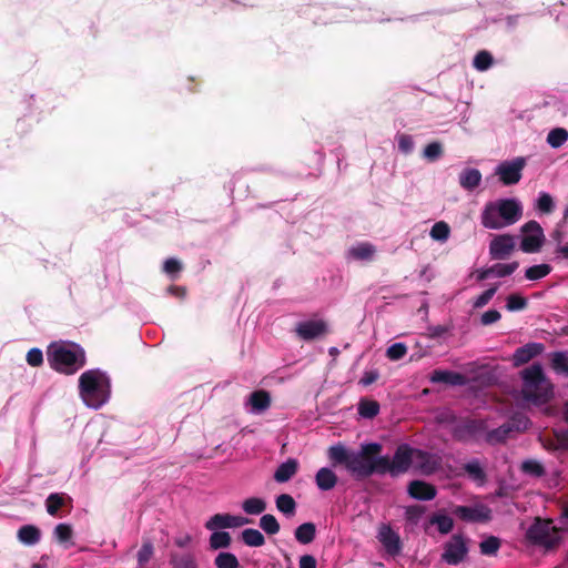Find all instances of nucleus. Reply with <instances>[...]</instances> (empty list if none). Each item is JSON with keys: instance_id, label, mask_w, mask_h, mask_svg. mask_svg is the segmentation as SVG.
Wrapping results in <instances>:
<instances>
[{"instance_id": "f257e3e1", "label": "nucleus", "mask_w": 568, "mask_h": 568, "mask_svg": "<svg viewBox=\"0 0 568 568\" xmlns=\"http://www.w3.org/2000/svg\"><path fill=\"white\" fill-rule=\"evenodd\" d=\"M47 361L55 372L73 375L85 365V352L73 342H52L47 348Z\"/></svg>"}, {"instance_id": "f03ea898", "label": "nucleus", "mask_w": 568, "mask_h": 568, "mask_svg": "<svg viewBox=\"0 0 568 568\" xmlns=\"http://www.w3.org/2000/svg\"><path fill=\"white\" fill-rule=\"evenodd\" d=\"M521 397L525 402L541 406L554 397V385L546 377L541 365L534 364L521 372Z\"/></svg>"}, {"instance_id": "7ed1b4c3", "label": "nucleus", "mask_w": 568, "mask_h": 568, "mask_svg": "<svg viewBox=\"0 0 568 568\" xmlns=\"http://www.w3.org/2000/svg\"><path fill=\"white\" fill-rule=\"evenodd\" d=\"M523 215L521 203L517 199H500L488 202L481 212V224L489 230H500L515 224Z\"/></svg>"}, {"instance_id": "20e7f679", "label": "nucleus", "mask_w": 568, "mask_h": 568, "mask_svg": "<svg viewBox=\"0 0 568 568\" xmlns=\"http://www.w3.org/2000/svg\"><path fill=\"white\" fill-rule=\"evenodd\" d=\"M79 389L83 403L90 408L98 409L109 400V377L100 369H89L80 376Z\"/></svg>"}, {"instance_id": "39448f33", "label": "nucleus", "mask_w": 568, "mask_h": 568, "mask_svg": "<svg viewBox=\"0 0 568 568\" xmlns=\"http://www.w3.org/2000/svg\"><path fill=\"white\" fill-rule=\"evenodd\" d=\"M381 444H364L359 452H352L346 469L356 477H368L372 475L371 459L372 455L379 453Z\"/></svg>"}, {"instance_id": "423d86ee", "label": "nucleus", "mask_w": 568, "mask_h": 568, "mask_svg": "<svg viewBox=\"0 0 568 568\" xmlns=\"http://www.w3.org/2000/svg\"><path fill=\"white\" fill-rule=\"evenodd\" d=\"M527 538L539 546L551 548L560 541L559 529L551 520L537 518L527 530Z\"/></svg>"}, {"instance_id": "0eeeda50", "label": "nucleus", "mask_w": 568, "mask_h": 568, "mask_svg": "<svg viewBox=\"0 0 568 568\" xmlns=\"http://www.w3.org/2000/svg\"><path fill=\"white\" fill-rule=\"evenodd\" d=\"M525 165L526 159L523 156L503 161L495 168V174L504 185L517 184L521 179Z\"/></svg>"}, {"instance_id": "6e6552de", "label": "nucleus", "mask_w": 568, "mask_h": 568, "mask_svg": "<svg viewBox=\"0 0 568 568\" xmlns=\"http://www.w3.org/2000/svg\"><path fill=\"white\" fill-rule=\"evenodd\" d=\"M545 241V235L541 226L535 222L530 221L521 226V242L520 250L525 253H536L538 252Z\"/></svg>"}, {"instance_id": "1a4fd4ad", "label": "nucleus", "mask_w": 568, "mask_h": 568, "mask_svg": "<svg viewBox=\"0 0 568 568\" xmlns=\"http://www.w3.org/2000/svg\"><path fill=\"white\" fill-rule=\"evenodd\" d=\"M468 555L467 540L462 535H454L444 545L442 560L447 565L456 566L463 562Z\"/></svg>"}, {"instance_id": "9d476101", "label": "nucleus", "mask_w": 568, "mask_h": 568, "mask_svg": "<svg viewBox=\"0 0 568 568\" xmlns=\"http://www.w3.org/2000/svg\"><path fill=\"white\" fill-rule=\"evenodd\" d=\"M376 538L388 555L396 556L400 552V537L388 524L378 526Z\"/></svg>"}, {"instance_id": "9b49d317", "label": "nucleus", "mask_w": 568, "mask_h": 568, "mask_svg": "<svg viewBox=\"0 0 568 568\" xmlns=\"http://www.w3.org/2000/svg\"><path fill=\"white\" fill-rule=\"evenodd\" d=\"M416 449L407 444H402L397 447L393 459V476L406 473L412 466L414 467Z\"/></svg>"}, {"instance_id": "f8f14e48", "label": "nucleus", "mask_w": 568, "mask_h": 568, "mask_svg": "<svg viewBox=\"0 0 568 568\" xmlns=\"http://www.w3.org/2000/svg\"><path fill=\"white\" fill-rule=\"evenodd\" d=\"M515 247L516 241L513 235H495L489 244V254L493 260H505L514 252Z\"/></svg>"}, {"instance_id": "ddd939ff", "label": "nucleus", "mask_w": 568, "mask_h": 568, "mask_svg": "<svg viewBox=\"0 0 568 568\" xmlns=\"http://www.w3.org/2000/svg\"><path fill=\"white\" fill-rule=\"evenodd\" d=\"M528 427V419L525 416L514 418L511 423L501 425L500 427L489 432L486 436L487 442L496 444L505 440L513 430H525Z\"/></svg>"}, {"instance_id": "4468645a", "label": "nucleus", "mask_w": 568, "mask_h": 568, "mask_svg": "<svg viewBox=\"0 0 568 568\" xmlns=\"http://www.w3.org/2000/svg\"><path fill=\"white\" fill-rule=\"evenodd\" d=\"M327 331V325L323 320L311 318L298 322L295 332L302 339L310 341L324 335Z\"/></svg>"}, {"instance_id": "2eb2a0df", "label": "nucleus", "mask_w": 568, "mask_h": 568, "mask_svg": "<svg viewBox=\"0 0 568 568\" xmlns=\"http://www.w3.org/2000/svg\"><path fill=\"white\" fill-rule=\"evenodd\" d=\"M246 524H248V519L243 516L216 514L205 523V528L207 530H221L226 528L242 527Z\"/></svg>"}, {"instance_id": "dca6fc26", "label": "nucleus", "mask_w": 568, "mask_h": 568, "mask_svg": "<svg viewBox=\"0 0 568 568\" xmlns=\"http://www.w3.org/2000/svg\"><path fill=\"white\" fill-rule=\"evenodd\" d=\"M453 513L460 519L471 523H484L490 519L491 511L485 505L457 506Z\"/></svg>"}, {"instance_id": "f3484780", "label": "nucleus", "mask_w": 568, "mask_h": 568, "mask_svg": "<svg viewBox=\"0 0 568 568\" xmlns=\"http://www.w3.org/2000/svg\"><path fill=\"white\" fill-rule=\"evenodd\" d=\"M439 466V458L436 455L416 449L414 467L422 474L429 475Z\"/></svg>"}, {"instance_id": "a211bd4d", "label": "nucleus", "mask_w": 568, "mask_h": 568, "mask_svg": "<svg viewBox=\"0 0 568 568\" xmlns=\"http://www.w3.org/2000/svg\"><path fill=\"white\" fill-rule=\"evenodd\" d=\"M271 405V396L265 390L253 392L245 403L246 409L251 414H261Z\"/></svg>"}, {"instance_id": "6ab92c4d", "label": "nucleus", "mask_w": 568, "mask_h": 568, "mask_svg": "<svg viewBox=\"0 0 568 568\" xmlns=\"http://www.w3.org/2000/svg\"><path fill=\"white\" fill-rule=\"evenodd\" d=\"M376 247L368 242H359L347 251V258L352 261L369 262L375 257Z\"/></svg>"}, {"instance_id": "aec40b11", "label": "nucleus", "mask_w": 568, "mask_h": 568, "mask_svg": "<svg viewBox=\"0 0 568 568\" xmlns=\"http://www.w3.org/2000/svg\"><path fill=\"white\" fill-rule=\"evenodd\" d=\"M544 345L540 343H529L516 349L513 355V362L515 366H520L537 355L541 354Z\"/></svg>"}, {"instance_id": "412c9836", "label": "nucleus", "mask_w": 568, "mask_h": 568, "mask_svg": "<svg viewBox=\"0 0 568 568\" xmlns=\"http://www.w3.org/2000/svg\"><path fill=\"white\" fill-rule=\"evenodd\" d=\"M408 493L413 498L419 500H430L436 496L434 486L422 480L412 481L408 487Z\"/></svg>"}, {"instance_id": "4be33fe9", "label": "nucleus", "mask_w": 568, "mask_h": 568, "mask_svg": "<svg viewBox=\"0 0 568 568\" xmlns=\"http://www.w3.org/2000/svg\"><path fill=\"white\" fill-rule=\"evenodd\" d=\"M315 483L321 490H331L337 484L336 474L328 467H322L315 475Z\"/></svg>"}, {"instance_id": "5701e85b", "label": "nucleus", "mask_w": 568, "mask_h": 568, "mask_svg": "<svg viewBox=\"0 0 568 568\" xmlns=\"http://www.w3.org/2000/svg\"><path fill=\"white\" fill-rule=\"evenodd\" d=\"M297 468V460L290 458L277 467V469L274 473V479L277 483H286L296 474Z\"/></svg>"}, {"instance_id": "b1692460", "label": "nucleus", "mask_w": 568, "mask_h": 568, "mask_svg": "<svg viewBox=\"0 0 568 568\" xmlns=\"http://www.w3.org/2000/svg\"><path fill=\"white\" fill-rule=\"evenodd\" d=\"M432 383H445L449 385H463L465 383V377L455 372L450 371H434L429 377Z\"/></svg>"}, {"instance_id": "393cba45", "label": "nucleus", "mask_w": 568, "mask_h": 568, "mask_svg": "<svg viewBox=\"0 0 568 568\" xmlns=\"http://www.w3.org/2000/svg\"><path fill=\"white\" fill-rule=\"evenodd\" d=\"M481 182V173L477 169H466L459 175V184L463 189L471 191Z\"/></svg>"}, {"instance_id": "a878e982", "label": "nucleus", "mask_w": 568, "mask_h": 568, "mask_svg": "<svg viewBox=\"0 0 568 568\" xmlns=\"http://www.w3.org/2000/svg\"><path fill=\"white\" fill-rule=\"evenodd\" d=\"M18 538L23 545H36L40 539V530L32 525L23 526L18 531Z\"/></svg>"}, {"instance_id": "bb28decb", "label": "nucleus", "mask_w": 568, "mask_h": 568, "mask_svg": "<svg viewBox=\"0 0 568 568\" xmlns=\"http://www.w3.org/2000/svg\"><path fill=\"white\" fill-rule=\"evenodd\" d=\"M315 534V525L312 523H304L296 528L295 538L298 542L307 545L314 540Z\"/></svg>"}, {"instance_id": "cd10ccee", "label": "nucleus", "mask_w": 568, "mask_h": 568, "mask_svg": "<svg viewBox=\"0 0 568 568\" xmlns=\"http://www.w3.org/2000/svg\"><path fill=\"white\" fill-rule=\"evenodd\" d=\"M242 509L247 515H261L266 509V501L260 497H250L242 503Z\"/></svg>"}, {"instance_id": "c85d7f7f", "label": "nucleus", "mask_w": 568, "mask_h": 568, "mask_svg": "<svg viewBox=\"0 0 568 568\" xmlns=\"http://www.w3.org/2000/svg\"><path fill=\"white\" fill-rule=\"evenodd\" d=\"M429 524L435 525L437 527V530L443 535L448 534L454 527V521L452 517L447 516L444 513L434 514L429 519Z\"/></svg>"}, {"instance_id": "c756f323", "label": "nucleus", "mask_w": 568, "mask_h": 568, "mask_svg": "<svg viewBox=\"0 0 568 568\" xmlns=\"http://www.w3.org/2000/svg\"><path fill=\"white\" fill-rule=\"evenodd\" d=\"M351 453L352 452L347 450L346 447L342 444L331 446L327 452L328 458L333 463L344 464L345 467L349 460Z\"/></svg>"}, {"instance_id": "7c9ffc66", "label": "nucleus", "mask_w": 568, "mask_h": 568, "mask_svg": "<svg viewBox=\"0 0 568 568\" xmlns=\"http://www.w3.org/2000/svg\"><path fill=\"white\" fill-rule=\"evenodd\" d=\"M53 536L59 544L64 545L65 547L72 545L71 539L73 536V530L69 524H58L53 530Z\"/></svg>"}, {"instance_id": "2f4dec72", "label": "nucleus", "mask_w": 568, "mask_h": 568, "mask_svg": "<svg viewBox=\"0 0 568 568\" xmlns=\"http://www.w3.org/2000/svg\"><path fill=\"white\" fill-rule=\"evenodd\" d=\"M371 467L373 468L372 469V474H374V473H377V474L389 473L393 476L392 459H389L388 456L374 457V455H372Z\"/></svg>"}, {"instance_id": "473e14b6", "label": "nucleus", "mask_w": 568, "mask_h": 568, "mask_svg": "<svg viewBox=\"0 0 568 568\" xmlns=\"http://www.w3.org/2000/svg\"><path fill=\"white\" fill-rule=\"evenodd\" d=\"M171 568H197L191 554H173L170 559Z\"/></svg>"}, {"instance_id": "72a5a7b5", "label": "nucleus", "mask_w": 568, "mask_h": 568, "mask_svg": "<svg viewBox=\"0 0 568 568\" xmlns=\"http://www.w3.org/2000/svg\"><path fill=\"white\" fill-rule=\"evenodd\" d=\"M449 235H450V227L444 221L436 222L432 226L430 232H429V236L432 237V240L440 242V243H445L449 239Z\"/></svg>"}, {"instance_id": "f704fd0d", "label": "nucleus", "mask_w": 568, "mask_h": 568, "mask_svg": "<svg viewBox=\"0 0 568 568\" xmlns=\"http://www.w3.org/2000/svg\"><path fill=\"white\" fill-rule=\"evenodd\" d=\"M567 141L568 131L564 128L552 129L547 135V143L554 149L562 146Z\"/></svg>"}, {"instance_id": "c9c22d12", "label": "nucleus", "mask_w": 568, "mask_h": 568, "mask_svg": "<svg viewBox=\"0 0 568 568\" xmlns=\"http://www.w3.org/2000/svg\"><path fill=\"white\" fill-rule=\"evenodd\" d=\"M551 367L556 374L568 376V354L557 352L551 355Z\"/></svg>"}, {"instance_id": "e433bc0d", "label": "nucleus", "mask_w": 568, "mask_h": 568, "mask_svg": "<svg viewBox=\"0 0 568 568\" xmlns=\"http://www.w3.org/2000/svg\"><path fill=\"white\" fill-rule=\"evenodd\" d=\"M242 539L244 544L250 547H260L265 542L263 534L260 530L253 528L244 529L242 531Z\"/></svg>"}, {"instance_id": "4c0bfd02", "label": "nucleus", "mask_w": 568, "mask_h": 568, "mask_svg": "<svg viewBox=\"0 0 568 568\" xmlns=\"http://www.w3.org/2000/svg\"><path fill=\"white\" fill-rule=\"evenodd\" d=\"M210 547L214 550L227 548L231 545V536L226 531L211 530Z\"/></svg>"}, {"instance_id": "58836bf2", "label": "nucleus", "mask_w": 568, "mask_h": 568, "mask_svg": "<svg viewBox=\"0 0 568 568\" xmlns=\"http://www.w3.org/2000/svg\"><path fill=\"white\" fill-rule=\"evenodd\" d=\"M276 508L284 515L292 516L296 509V503L291 495L282 494L276 498Z\"/></svg>"}, {"instance_id": "ea45409f", "label": "nucleus", "mask_w": 568, "mask_h": 568, "mask_svg": "<svg viewBox=\"0 0 568 568\" xmlns=\"http://www.w3.org/2000/svg\"><path fill=\"white\" fill-rule=\"evenodd\" d=\"M551 272V267L548 264H538L530 266L525 272V277L529 281H537L544 278Z\"/></svg>"}, {"instance_id": "a19ab883", "label": "nucleus", "mask_w": 568, "mask_h": 568, "mask_svg": "<svg viewBox=\"0 0 568 568\" xmlns=\"http://www.w3.org/2000/svg\"><path fill=\"white\" fill-rule=\"evenodd\" d=\"M216 568H239L240 562L232 552H220L215 560Z\"/></svg>"}, {"instance_id": "79ce46f5", "label": "nucleus", "mask_w": 568, "mask_h": 568, "mask_svg": "<svg viewBox=\"0 0 568 568\" xmlns=\"http://www.w3.org/2000/svg\"><path fill=\"white\" fill-rule=\"evenodd\" d=\"M379 412V405L375 400H361L358 404V414L364 418H373Z\"/></svg>"}, {"instance_id": "37998d69", "label": "nucleus", "mask_w": 568, "mask_h": 568, "mask_svg": "<svg viewBox=\"0 0 568 568\" xmlns=\"http://www.w3.org/2000/svg\"><path fill=\"white\" fill-rule=\"evenodd\" d=\"M518 262L495 264L491 266L493 277L509 276L518 268Z\"/></svg>"}, {"instance_id": "c03bdc74", "label": "nucleus", "mask_w": 568, "mask_h": 568, "mask_svg": "<svg viewBox=\"0 0 568 568\" xmlns=\"http://www.w3.org/2000/svg\"><path fill=\"white\" fill-rule=\"evenodd\" d=\"M493 64V55L488 51H479L473 61V65L478 71H486Z\"/></svg>"}, {"instance_id": "a18cd8bd", "label": "nucleus", "mask_w": 568, "mask_h": 568, "mask_svg": "<svg viewBox=\"0 0 568 568\" xmlns=\"http://www.w3.org/2000/svg\"><path fill=\"white\" fill-rule=\"evenodd\" d=\"M261 528L268 535H275L280 531L277 519L270 514L263 515L260 519Z\"/></svg>"}, {"instance_id": "49530a36", "label": "nucleus", "mask_w": 568, "mask_h": 568, "mask_svg": "<svg viewBox=\"0 0 568 568\" xmlns=\"http://www.w3.org/2000/svg\"><path fill=\"white\" fill-rule=\"evenodd\" d=\"M536 207L542 213H550L555 207L554 200L549 193L541 192L538 195Z\"/></svg>"}, {"instance_id": "de8ad7c7", "label": "nucleus", "mask_w": 568, "mask_h": 568, "mask_svg": "<svg viewBox=\"0 0 568 568\" xmlns=\"http://www.w3.org/2000/svg\"><path fill=\"white\" fill-rule=\"evenodd\" d=\"M479 547L483 555H495L500 547V542L498 538L491 536L483 540Z\"/></svg>"}, {"instance_id": "09e8293b", "label": "nucleus", "mask_w": 568, "mask_h": 568, "mask_svg": "<svg viewBox=\"0 0 568 568\" xmlns=\"http://www.w3.org/2000/svg\"><path fill=\"white\" fill-rule=\"evenodd\" d=\"M407 353V346L404 343H395L386 349V356L390 361H398Z\"/></svg>"}, {"instance_id": "8fccbe9b", "label": "nucleus", "mask_w": 568, "mask_h": 568, "mask_svg": "<svg viewBox=\"0 0 568 568\" xmlns=\"http://www.w3.org/2000/svg\"><path fill=\"white\" fill-rule=\"evenodd\" d=\"M526 305H527L526 298L520 295L511 294L507 297L506 308L509 312L520 311V310L525 308Z\"/></svg>"}, {"instance_id": "3c124183", "label": "nucleus", "mask_w": 568, "mask_h": 568, "mask_svg": "<svg viewBox=\"0 0 568 568\" xmlns=\"http://www.w3.org/2000/svg\"><path fill=\"white\" fill-rule=\"evenodd\" d=\"M465 470L469 474V476L474 480H476L478 483L484 481V473H483L479 462L473 460V462L467 463L465 465Z\"/></svg>"}, {"instance_id": "603ef678", "label": "nucleus", "mask_w": 568, "mask_h": 568, "mask_svg": "<svg viewBox=\"0 0 568 568\" xmlns=\"http://www.w3.org/2000/svg\"><path fill=\"white\" fill-rule=\"evenodd\" d=\"M443 153V148L438 142H432L424 149V156L429 161H435Z\"/></svg>"}, {"instance_id": "864d4df0", "label": "nucleus", "mask_w": 568, "mask_h": 568, "mask_svg": "<svg viewBox=\"0 0 568 568\" xmlns=\"http://www.w3.org/2000/svg\"><path fill=\"white\" fill-rule=\"evenodd\" d=\"M63 499L58 494H51L47 499V511L54 516L57 515L59 508L62 506Z\"/></svg>"}, {"instance_id": "5fc2aeb1", "label": "nucleus", "mask_w": 568, "mask_h": 568, "mask_svg": "<svg viewBox=\"0 0 568 568\" xmlns=\"http://www.w3.org/2000/svg\"><path fill=\"white\" fill-rule=\"evenodd\" d=\"M27 363L32 367H38L43 363V354L40 348H31L27 353Z\"/></svg>"}, {"instance_id": "6e6d98bb", "label": "nucleus", "mask_w": 568, "mask_h": 568, "mask_svg": "<svg viewBox=\"0 0 568 568\" xmlns=\"http://www.w3.org/2000/svg\"><path fill=\"white\" fill-rule=\"evenodd\" d=\"M521 469L532 476H540L542 474V466L536 460H526L521 465Z\"/></svg>"}, {"instance_id": "4d7b16f0", "label": "nucleus", "mask_w": 568, "mask_h": 568, "mask_svg": "<svg viewBox=\"0 0 568 568\" xmlns=\"http://www.w3.org/2000/svg\"><path fill=\"white\" fill-rule=\"evenodd\" d=\"M153 555V546L151 542H144L138 552V561L141 565L146 564Z\"/></svg>"}, {"instance_id": "13d9d810", "label": "nucleus", "mask_w": 568, "mask_h": 568, "mask_svg": "<svg viewBox=\"0 0 568 568\" xmlns=\"http://www.w3.org/2000/svg\"><path fill=\"white\" fill-rule=\"evenodd\" d=\"M496 291H497V287H491V288H488L487 291H485L484 293H481L474 301V303H473L474 307L480 308V307L485 306L493 298Z\"/></svg>"}, {"instance_id": "bf43d9fd", "label": "nucleus", "mask_w": 568, "mask_h": 568, "mask_svg": "<svg viewBox=\"0 0 568 568\" xmlns=\"http://www.w3.org/2000/svg\"><path fill=\"white\" fill-rule=\"evenodd\" d=\"M397 142H398V149L404 154L410 153L414 149V141H413L412 136H409L407 134L399 135L397 139Z\"/></svg>"}, {"instance_id": "052dcab7", "label": "nucleus", "mask_w": 568, "mask_h": 568, "mask_svg": "<svg viewBox=\"0 0 568 568\" xmlns=\"http://www.w3.org/2000/svg\"><path fill=\"white\" fill-rule=\"evenodd\" d=\"M163 271L172 277L175 276L181 271L180 261L176 258H168L164 262Z\"/></svg>"}, {"instance_id": "680f3d73", "label": "nucleus", "mask_w": 568, "mask_h": 568, "mask_svg": "<svg viewBox=\"0 0 568 568\" xmlns=\"http://www.w3.org/2000/svg\"><path fill=\"white\" fill-rule=\"evenodd\" d=\"M406 519L412 524H417L422 514L423 508L420 506H410L406 509Z\"/></svg>"}, {"instance_id": "e2e57ef3", "label": "nucleus", "mask_w": 568, "mask_h": 568, "mask_svg": "<svg viewBox=\"0 0 568 568\" xmlns=\"http://www.w3.org/2000/svg\"><path fill=\"white\" fill-rule=\"evenodd\" d=\"M500 318V313L496 310H489L481 315V323L489 325L497 322Z\"/></svg>"}, {"instance_id": "0e129e2a", "label": "nucleus", "mask_w": 568, "mask_h": 568, "mask_svg": "<svg viewBox=\"0 0 568 568\" xmlns=\"http://www.w3.org/2000/svg\"><path fill=\"white\" fill-rule=\"evenodd\" d=\"M300 568H316V559L311 555H304L300 558Z\"/></svg>"}, {"instance_id": "69168bd1", "label": "nucleus", "mask_w": 568, "mask_h": 568, "mask_svg": "<svg viewBox=\"0 0 568 568\" xmlns=\"http://www.w3.org/2000/svg\"><path fill=\"white\" fill-rule=\"evenodd\" d=\"M192 542V537L189 534H183L174 539V544L180 548H186Z\"/></svg>"}, {"instance_id": "338daca9", "label": "nucleus", "mask_w": 568, "mask_h": 568, "mask_svg": "<svg viewBox=\"0 0 568 568\" xmlns=\"http://www.w3.org/2000/svg\"><path fill=\"white\" fill-rule=\"evenodd\" d=\"M378 373L376 371L366 372L361 379V383L365 386L373 384L378 378Z\"/></svg>"}, {"instance_id": "774afa93", "label": "nucleus", "mask_w": 568, "mask_h": 568, "mask_svg": "<svg viewBox=\"0 0 568 568\" xmlns=\"http://www.w3.org/2000/svg\"><path fill=\"white\" fill-rule=\"evenodd\" d=\"M556 252L559 253L564 258H568V243L558 245Z\"/></svg>"}]
</instances>
